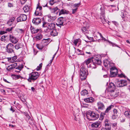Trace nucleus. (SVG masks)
I'll use <instances>...</instances> for the list:
<instances>
[{
    "label": "nucleus",
    "mask_w": 130,
    "mask_h": 130,
    "mask_svg": "<svg viewBox=\"0 0 130 130\" xmlns=\"http://www.w3.org/2000/svg\"><path fill=\"white\" fill-rule=\"evenodd\" d=\"M13 78L15 79H17L21 78L24 79H27L28 81L30 83L34 82L38 77L39 75L37 72H32L29 74V77L27 78L26 77L24 78L22 77L19 75H12Z\"/></svg>",
    "instance_id": "nucleus-1"
},
{
    "label": "nucleus",
    "mask_w": 130,
    "mask_h": 130,
    "mask_svg": "<svg viewBox=\"0 0 130 130\" xmlns=\"http://www.w3.org/2000/svg\"><path fill=\"white\" fill-rule=\"evenodd\" d=\"M86 114L87 119L92 120L97 119L99 117L98 113L91 110L87 111Z\"/></svg>",
    "instance_id": "nucleus-2"
},
{
    "label": "nucleus",
    "mask_w": 130,
    "mask_h": 130,
    "mask_svg": "<svg viewBox=\"0 0 130 130\" xmlns=\"http://www.w3.org/2000/svg\"><path fill=\"white\" fill-rule=\"evenodd\" d=\"M80 67L81 68L80 72V78L82 80H84L88 74L87 69L81 66Z\"/></svg>",
    "instance_id": "nucleus-3"
},
{
    "label": "nucleus",
    "mask_w": 130,
    "mask_h": 130,
    "mask_svg": "<svg viewBox=\"0 0 130 130\" xmlns=\"http://www.w3.org/2000/svg\"><path fill=\"white\" fill-rule=\"evenodd\" d=\"M101 63V60L96 58L95 59L93 58V62L91 63L89 65V68H91L93 69L96 68V66L98 65H100Z\"/></svg>",
    "instance_id": "nucleus-4"
},
{
    "label": "nucleus",
    "mask_w": 130,
    "mask_h": 130,
    "mask_svg": "<svg viewBox=\"0 0 130 130\" xmlns=\"http://www.w3.org/2000/svg\"><path fill=\"white\" fill-rule=\"evenodd\" d=\"M14 45L11 44L9 43L8 44L6 47V52L9 53H14L13 50L14 48Z\"/></svg>",
    "instance_id": "nucleus-5"
},
{
    "label": "nucleus",
    "mask_w": 130,
    "mask_h": 130,
    "mask_svg": "<svg viewBox=\"0 0 130 130\" xmlns=\"http://www.w3.org/2000/svg\"><path fill=\"white\" fill-rule=\"evenodd\" d=\"M39 4L37 5L34 14L36 16H42V8L39 6Z\"/></svg>",
    "instance_id": "nucleus-6"
},
{
    "label": "nucleus",
    "mask_w": 130,
    "mask_h": 130,
    "mask_svg": "<svg viewBox=\"0 0 130 130\" xmlns=\"http://www.w3.org/2000/svg\"><path fill=\"white\" fill-rule=\"evenodd\" d=\"M93 57L91 58H89L87 60H85L81 66L88 69V65L90 63L93 62Z\"/></svg>",
    "instance_id": "nucleus-7"
},
{
    "label": "nucleus",
    "mask_w": 130,
    "mask_h": 130,
    "mask_svg": "<svg viewBox=\"0 0 130 130\" xmlns=\"http://www.w3.org/2000/svg\"><path fill=\"white\" fill-rule=\"evenodd\" d=\"M27 16L24 14H21L17 19L18 22H20L24 21L27 19Z\"/></svg>",
    "instance_id": "nucleus-8"
},
{
    "label": "nucleus",
    "mask_w": 130,
    "mask_h": 130,
    "mask_svg": "<svg viewBox=\"0 0 130 130\" xmlns=\"http://www.w3.org/2000/svg\"><path fill=\"white\" fill-rule=\"evenodd\" d=\"M104 122L105 127V128H106L108 130H111V123L110 122L109 120L107 119H105Z\"/></svg>",
    "instance_id": "nucleus-9"
},
{
    "label": "nucleus",
    "mask_w": 130,
    "mask_h": 130,
    "mask_svg": "<svg viewBox=\"0 0 130 130\" xmlns=\"http://www.w3.org/2000/svg\"><path fill=\"white\" fill-rule=\"evenodd\" d=\"M116 89L115 85L112 83L111 82L109 83L108 86L106 89V90L108 92L115 90Z\"/></svg>",
    "instance_id": "nucleus-10"
},
{
    "label": "nucleus",
    "mask_w": 130,
    "mask_h": 130,
    "mask_svg": "<svg viewBox=\"0 0 130 130\" xmlns=\"http://www.w3.org/2000/svg\"><path fill=\"white\" fill-rule=\"evenodd\" d=\"M127 85V81L125 80H121L118 81L117 83V86L118 87H123Z\"/></svg>",
    "instance_id": "nucleus-11"
},
{
    "label": "nucleus",
    "mask_w": 130,
    "mask_h": 130,
    "mask_svg": "<svg viewBox=\"0 0 130 130\" xmlns=\"http://www.w3.org/2000/svg\"><path fill=\"white\" fill-rule=\"evenodd\" d=\"M97 106L98 109L102 110L105 109V106L103 102L99 101L97 103Z\"/></svg>",
    "instance_id": "nucleus-12"
},
{
    "label": "nucleus",
    "mask_w": 130,
    "mask_h": 130,
    "mask_svg": "<svg viewBox=\"0 0 130 130\" xmlns=\"http://www.w3.org/2000/svg\"><path fill=\"white\" fill-rule=\"evenodd\" d=\"M41 20V18H34L32 20L33 23L36 25H37L40 23Z\"/></svg>",
    "instance_id": "nucleus-13"
},
{
    "label": "nucleus",
    "mask_w": 130,
    "mask_h": 130,
    "mask_svg": "<svg viewBox=\"0 0 130 130\" xmlns=\"http://www.w3.org/2000/svg\"><path fill=\"white\" fill-rule=\"evenodd\" d=\"M84 101L86 102L92 103L95 101L94 98L92 97H90L84 99Z\"/></svg>",
    "instance_id": "nucleus-14"
},
{
    "label": "nucleus",
    "mask_w": 130,
    "mask_h": 130,
    "mask_svg": "<svg viewBox=\"0 0 130 130\" xmlns=\"http://www.w3.org/2000/svg\"><path fill=\"white\" fill-rule=\"evenodd\" d=\"M101 123L100 122H97L92 123L91 125V126L93 128H99L101 126Z\"/></svg>",
    "instance_id": "nucleus-15"
},
{
    "label": "nucleus",
    "mask_w": 130,
    "mask_h": 130,
    "mask_svg": "<svg viewBox=\"0 0 130 130\" xmlns=\"http://www.w3.org/2000/svg\"><path fill=\"white\" fill-rule=\"evenodd\" d=\"M31 32L32 34H35L37 33L39 30V29L36 28L34 27L31 25L30 27Z\"/></svg>",
    "instance_id": "nucleus-16"
},
{
    "label": "nucleus",
    "mask_w": 130,
    "mask_h": 130,
    "mask_svg": "<svg viewBox=\"0 0 130 130\" xmlns=\"http://www.w3.org/2000/svg\"><path fill=\"white\" fill-rule=\"evenodd\" d=\"M11 42L15 44L18 42V41L16 38L12 35H10V40Z\"/></svg>",
    "instance_id": "nucleus-17"
},
{
    "label": "nucleus",
    "mask_w": 130,
    "mask_h": 130,
    "mask_svg": "<svg viewBox=\"0 0 130 130\" xmlns=\"http://www.w3.org/2000/svg\"><path fill=\"white\" fill-rule=\"evenodd\" d=\"M55 25L53 23H48L47 24V28L49 29L53 30L54 29Z\"/></svg>",
    "instance_id": "nucleus-18"
},
{
    "label": "nucleus",
    "mask_w": 130,
    "mask_h": 130,
    "mask_svg": "<svg viewBox=\"0 0 130 130\" xmlns=\"http://www.w3.org/2000/svg\"><path fill=\"white\" fill-rule=\"evenodd\" d=\"M113 115H112V119H115L117 118L118 116V112L117 110L114 109L113 110Z\"/></svg>",
    "instance_id": "nucleus-19"
},
{
    "label": "nucleus",
    "mask_w": 130,
    "mask_h": 130,
    "mask_svg": "<svg viewBox=\"0 0 130 130\" xmlns=\"http://www.w3.org/2000/svg\"><path fill=\"white\" fill-rule=\"evenodd\" d=\"M67 19L65 17H61L59 18L58 19V22L59 23L63 24L64 22Z\"/></svg>",
    "instance_id": "nucleus-20"
},
{
    "label": "nucleus",
    "mask_w": 130,
    "mask_h": 130,
    "mask_svg": "<svg viewBox=\"0 0 130 130\" xmlns=\"http://www.w3.org/2000/svg\"><path fill=\"white\" fill-rule=\"evenodd\" d=\"M109 92L111 96L113 97H116L118 95V94L115 90L111 91Z\"/></svg>",
    "instance_id": "nucleus-21"
},
{
    "label": "nucleus",
    "mask_w": 130,
    "mask_h": 130,
    "mask_svg": "<svg viewBox=\"0 0 130 130\" xmlns=\"http://www.w3.org/2000/svg\"><path fill=\"white\" fill-rule=\"evenodd\" d=\"M58 32L56 29H53L51 31L50 34L51 35L53 36H55L57 35Z\"/></svg>",
    "instance_id": "nucleus-22"
},
{
    "label": "nucleus",
    "mask_w": 130,
    "mask_h": 130,
    "mask_svg": "<svg viewBox=\"0 0 130 130\" xmlns=\"http://www.w3.org/2000/svg\"><path fill=\"white\" fill-rule=\"evenodd\" d=\"M15 19V18L14 17L10 18L7 22V24L8 25L10 26H11L13 24Z\"/></svg>",
    "instance_id": "nucleus-23"
},
{
    "label": "nucleus",
    "mask_w": 130,
    "mask_h": 130,
    "mask_svg": "<svg viewBox=\"0 0 130 130\" xmlns=\"http://www.w3.org/2000/svg\"><path fill=\"white\" fill-rule=\"evenodd\" d=\"M37 47L39 49L41 50L43 48H45L46 47V45H43L42 43L39 44H37L36 45Z\"/></svg>",
    "instance_id": "nucleus-24"
},
{
    "label": "nucleus",
    "mask_w": 130,
    "mask_h": 130,
    "mask_svg": "<svg viewBox=\"0 0 130 130\" xmlns=\"http://www.w3.org/2000/svg\"><path fill=\"white\" fill-rule=\"evenodd\" d=\"M59 9L57 7L52 9L51 12L52 13L57 15L59 11Z\"/></svg>",
    "instance_id": "nucleus-25"
},
{
    "label": "nucleus",
    "mask_w": 130,
    "mask_h": 130,
    "mask_svg": "<svg viewBox=\"0 0 130 130\" xmlns=\"http://www.w3.org/2000/svg\"><path fill=\"white\" fill-rule=\"evenodd\" d=\"M69 11L66 10L65 9H62L59 12V15H60L61 14H68Z\"/></svg>",
    "instance_id": "nucleus-26"
},
{
    "label": "nucleus",
    "mask_w": 130,
    "mask_h": 130,
    "mask_svg": "<svg viewBox=\"0 0 130 130\" xmlns=\"http://www.w3.org/2000/svg\"><path fill=\"white\" fill-rule=\"evenodd\" d=\"M48 17L50 18L48 20V22H53L54 21L56 18V16H51V15H48Z\"/></svg>",
    "instance_id": "nucleus-27"
},
{
    "label": "nucleus",
    "mask_w": 130,
    "mask_h": 130,
    "mask_svg": "<svg viewBox=\"0 0 130 130\" xmlns=\"http://www.w3.org/2000/svg\"><path fill=\"white\" fill-rule=\"evenodd\" d=\"M124 115L127 118L130 119V111H125L124 112Z\"/></svg>",
    "instance_id": "nucleus-28"
},
{
    "label": "nucleus",
    "mask_w": 130,
    "mask_h": 130,
    "mask_svg": "<svg viewBox=\"0 0 130 130\" xmlns=\"http://www.w3.org/2000/svg\"><path fill=\"white\" fill-rule=\"evenodd\" d=\"M81 29L82 32L84 34H86L88 33V31L87 29L85 27H83L81 28Z\"/></svg>",
    "instance_id": "nucleus-29"
},
{
    "label": "nucleus",
    "mask_w": 130,
    "mask_h": 130,
    "mask_svg": "<svg viewBox=\"0 0 130 130\" xmlns=\"http://www.w3.org/2000/svg\"><path fill=\"white\" fill-rule=\"evenodd\" d=\"M22 45L21 43L19 42L17 43L14 46L16 50H18V49L22 47Z\"/></svg>",
    "instance_id": "nucleus-30"
},
{
    "label": "nucleus",
    "mask_w": 130,
    "mask_h": 130,
    "mask_svg": "<svg viewBox=\"0 0 130 130\" xmlns=\"http://www.w3.org/2000/svg\"><path fill=\"white\" fill-rule=\"evenodd\" d=\"M113 107L114 106L113 105H110L107 107L104 112L105 113H108L109 111L111 109V108H113Z\"/></svg>",
    "instance_id": "nucleus-31"
},
{
    "label": "nucleus",
    "mask_w": 130,
    "mask_h": 130,
    "mask_svg": "<svg viewBox=\"0 0 130 130\" xmlns=\"http://www.w3.org/2000/svg\"><path fill=\"white\" fill-rule=\"evenodd\" d=\"M117 73H116L115 72H112V71H110V74L109 75V76L111 77H112L116 76Z\"/></svg>",
    "instance_id": "nucleus-32"
},
{
    "label": "nucleus",
    "mask_w": 130,
    "mask_h": 130,
    "mask_svg": "<svg viewBox=\"0 0 130 130\" xmlns=\"http://www.w3.org/2000/svg\"><path fill=\"white\" fill-rule=\"evenodd\" d=\"M104 64L105 67L108 66H110V62L107 60H105L104 61Z\"/></svg>",
    "instance_id": "nucleus-33"
},
{
    "label": "nucleus",
    "mask_w": 130,
    "mask_h": 130,
    "mask_svg": "<svg viewBox=\"0 0 130 130\" xmlns=\"http://www.w3.org/2000/svg\"><path fill=\"white\" fill-rule=\"evenodd\" d=\"M34 38L36 39L37 41H38L42 38V36L40 33H39L37 36L35 37Z\"/></svg>",
    "instance_id": "nucleus-34"
},
{
    "label": "nucleus",
    "mask_w": 130,
    "mask_h": 130,
    "mask_svg": "<svg viewBox=\"0 0 130 130\" xmlns=\"http://www.w3.org/2000/svg\"><path fill=\"white\" fill-rule=\"evenodd\" d=\"M106 115V113L104 112H102L100 115V120H103L104 118V116Z\"/></svg>",
    "instance_id": "nucleus-35"
},
{
    "label": "nucleus",
    "mask_w": 130,
    "mask_h": 130,
    "mask_svg": "<svg viewBox=\"0 0 130 130\" xmlns=\"http://www.w3.org/2000/svg\"><path fill=\"white\" fill-rule=\"evenodd\" d=\"M82 95L85 96L87 95L88 94V92L87 90L86 89L82 91L81 92Z\"/></svg>",
    "instance_id": "nucleus-36"
},
{
    "label": "nucleus",
    "mask_w": 130,
    "mask_h": 130,
    "mask_svg": "<svg viewBox=\"0 0 130 130\" xmlns=\"http://www.w3.org/2000/svg\"><path fill=\"white\" fill-rule=\"evenodd\" d=\"M110 71H112V72H114L117 73H118V70L115 67H112L111 68H110Z\"/></svg>",
    "instance_id": "nucleus-37"
},
{
    "label": "nucleus",
    "mask_w": 130,
    "mask_h": 130,
    "mask_svg": "<svg viewBox=\"0 0 130 130\" xmlns=\"http://www.w3.org/2000/svg\"><path fill=\"white\" fill-rule=\"evenodd\" d=\"M23 9L25 12H28L29 10V8L28 6H24Z\"/></svg>",
    "instance_id": "nucleus-38"
},
{
    "label": "nucleus",
    "mask_w": 130,
    "mask_h": 130,
    "mask_svg": "<svg viewBox=\"0 0 130 130\" xmlns=\"http://www.w3.org/2000/svg\"><path fill=\"white\" fill-rule=\"evenodd\" d=\"M102 8H101L100 9L101 10V13H100L101 14V15L102 16V17L103 18H105V10L104 9H102Z\"/></svg>",
    "instance_id": "nucleus-39"
},
{
    "label": "nucleus",
    "mask_w": 130,
    "mask_h": 130,
    "mask_svg": "<svg viewBox=\"0 0 130 130\" xmlns=\"http://www.w3.org/2000/svg\"><path fill=\"white\" fill-rule=\"evenodd\" d=\"M42 19H43L42 20V22L43 23L42 25L43 27H45V26H47V24L48 23H47L46 22H44V18H43Z\"/></svg>",
    "instance_id": "nucleus-40"
},
{
    "label": "nucleus",
    "mask_w": 130,
    "mask_h": 130,
    "mask_svg": "<svg viewBox=\"0 0 130 130\" xmlns=\"http://www.w3.org/2000/svg\"><path fill=\"white\" fill-rule=\"evenodd\" d=\"M23 65L22 64L20 65L19 66H18L17 67L15 68V69H17L20 71L23 68Z\"/></svg>",
    "instance_id": "nucleus-41"
},
{
    "label": "nucleus",
    "mask_w": 130,
    "mask_h": 130,
    "mask_svg": "<svg viewBox=\"0 0 130 130\" xmlns=\"http://www.w3.org/2000/svg\"><path fill=\"white\" fill-rule=\"evenodd\" d=\"M42 63H40L39 66H37V68L36 69V70L37 71H38L40 70L41 69L42 67Z\"/></svg>",
    "instance_id": "nucleus-42"
},
{
    "label": "nucleus",
    "mask_w": 130,
    "mask_h": 130,
    "mask_svg": "<svg viewBox=\"0 0 130 130\" xmlns=\"http://www.w3.org/2000/svg\"><path fill=\"white\" fill-rule=\"evenodd\" d=\"M14 68H13L11 65L9 66H8V67L6 68V69L8 71H12Z\"/></svg>",
    "instance_id": "nucleus-43"
},
{
    "label": "nucleus",
    "mask_w": 130,
    "mask_h": 130,
    "mask_svg": "<svg viewBox=\"0 0 130 130\" xmlns=\"http://www.w3.org/2000/svg\"><path fill=\"white\" fill-rule=\"evenodd\" d=\"M7 35L6 34L2 36L1 39V41H5V39L6 38Z\"/></svg>",
    "instance_id": "nucleus-44"
},
{
    "label": "nucleus",
    "mask_w": 130,
    "mask_h": 130,
    "mask_svg": "<svg viewBox=\"0 0 130 130\" xmlns=\"http://www.w3.org/2000/svg\"><path fill=\"white\" fill-rule=\"evenodd\" d=\"M80 40V39L79 38H78V39H76L74 40L73 43L75 46H76L77 45V43L78 42L79 40Z\"/></svg>",
    "instance_id": "nucleus-45"
},
{
    "label": "nucleus",
    "mask_w": 130,
    "mask_h": 130,
    "mask_svg": "<svg viewBox=\"0 0 130 130\" xmlns=\"http://www.w3.org/2000/svg\"><path fill=\"white\" fill-rule=\"evenodd\" d=\"M17 56H14L12 58V60L11 61V62H14L16 60V59H17Z\"/></svg>",
    "instance_id": "nucleus-46"
},
{
    "label": "nucleus",
    "mask_w": 130,
    "mask_h": 130,
    "mask_svg": "<svg viewBox=\"0 0 130 130\" xmlns=\"http://www.w3.org/2000/svg\"><path fill=\"white\" fill-rule=\"evenodd\" d=\"M10 40V35H7L6 37V38L5 39V41H9Z\"/></svg>",
    "instance_id": "nucleus-47"
},
{
    "label": "nucleus",
    "mask_w": 130,
    "mask_h": 130,
    "mask_svg": "<svg viewBox=\"0 0 130 130\" xmlns=\"http://www.w3.org/2000/svg\"><path fill=\"white\" fill-rule=\"evenodd\" d=\"M108 42L109 43L111 44H112L113 46H117V47H118V46L115 43H113L112 42L109 41H108Z\"/></svg>",
    "instance_id": "nucleus-48"
},
{
    "label": "nucleus",
    "mask_w": 130,
    "mask_h": 130,
    "mask_svg": "<svg viewBox=\"0 0 130 130\" xmlns=\"http://www.w3.org/2000/svg\"><path fill=\"white\" fill-rule=\"evenodd\" d=\"M13 28V27H12L11 28H9L6 29V31H8V32H10L12 31V30Z\"/></svg>",
    "instance_id": "nucleus-49"
},
{
    "label": "nucleus",
    "mask_w": 130,
    "mask_h": 130,
    "mask_svg": "<svg viewBox=\"0 0 130 130\" xmlns=\"http://www.w3.org/2000/svg\"><path fill=\"white\" fill-rule=\"evenodd\" d=\"M119 77H124L125 78H126L127 77L124 74L121 73L119 75Z\"/></svg>",
    "instance_id": "nucleus-50"
},
{
    "label": "nucleus",
    "mask_w": 130,
    "mask_h": 130,
    "mask_svg": "<svg viewBox=\"0 0 130 130\" xmlns=\"http://www.w3.org/2000/svg\"><path fill=\"white\" fill-rule=\"evenodd\" d=\"M111 125L112 127L115 128V127L117 126V123L116 122L114 123H111Z\"/></svg>",
    "instance_id": "nucleus-51"
},
{
    "label": "nucleus",
    "mask_w": 130,
    "mask_h": 130,
    "mask_svg": "<svg viewBox=\"0 0 130 130\" xmlns=\"http://www.w3.org/2000/svg\"><path fill=\"white\" fill-rule=\"evenodd\" d=\"M49 3L50 5H53L55 3L54 0H50L49 2Z\"/></svg>",
    "instance_id": "nucleus-52"
},
{
    "label": "nucleus",
    "mask_w": 130,
    "mask_h": 130,
    "mask_svg": "<svg viewBox=\"0 0 130 130\" xmlns=\"http://www.w3.org/2000/svg\"><path fill=\"white\" fill-rule=\"evenodd\" d=\"M77 8H76L74 9H72V13L73 14L75 13L77 11Z\"/></svg>",
    "instance_id": "nucleus-53"
},
{
    "label": "nucleus",
    "mask_w": 130,
    "mask_h": 130,
    "mask_svg": "<svg viewBox=\"0 0 130 130\" xmlns=\"http://www.w3.org/2000/svg\"><path fill=\"white\" fill-rule=\"evenodd\" d=\"M28 121L30 124H32L33 123V121L32 120V119L31 118H30V119H29Z\"/></svg>",
    "instance_id": "nucleus-54"
},
{
    "label": "nucleus",
    "mask_w": 130,
    "mask_h": 130,
    "mask_svg": "<svg viewBox=\"0 0 130 130\" xmlns=\"http://www.w3.org/2000/svg\"><path fill=\"white\" fill-rule=\"evenodd\" d=\"M17 63H14L13 64H11V66H12L13 68L14 69L17 66Z\"/></svg>",
    "instance_id": "nucleus-55"
},
{
    "label": "nucleus",
    "mask_w": 130,
    "mask_h": 130,
    "mask_svg": "<svg viewBox=\"0 0 130 130\" xmlns=\"http://www.w3.org/2000/svg\"><path fill=\"white\" fill-rule=\"evenodd\" d=\"M7 32L6 31H0V35H3L6 33Z\"/></svg>",
    "instance_id": "nucleus-56"
},
{
    "label": "nucleus",
    "mask_w": 130,
    "mask_h": 130,
    "mask_svg": "<svg viewBox=\"0 0 130 130\" xmlns=\"http://www.w3.org/2000/svg\"><path fill=\"white\" fill-rule=\"evenodd\" d=\"M80 3H79L75 4L74 5V7H77L79 6L80 5Z\"/></svg>",
    "instance_id": "nucleus-57"
},
{
    "label": "nucleus",
    "mask_w": 130,
    "mask_h": 130,
    "mask_svg": "<svg viewBox=\"0 0 130 130\" xmlns=\"http://www.w3.org/2000/svg\"><path fill=\"white\" fill-rule=\"evenodd\" d=\"M51 63H49L48 64L47 66H46V68L45 69L44 71L46 72L48 69V68L47 67V66H50L51 65Z\"/></svg>",
    "instance_id": "nucleus-58"
},
{
    "label": "nucleus",
    "mask_w": 130,
    "mask_h": 130,
    "mask_svg": "<svg viewBox=\"0 0 130 130\" xmlns=\"http://www.w3.org/2000/svg\"><path fill=\"white\" fill-rule=\"evenodd\" d=\"M87 38L90 41H92L93 40V37H89L88 36L86 35Z\"/></svg>",
    "instance_id": "nucleus-59"
},
{
    "label": "nucleus",
    "mask_w": 130,
    "mask_h": 130,
    "mask_svg": "<svg viewBox=\"0 0 130 130\" xmlns=\"http://www.w3.org/2000/svg\"><path fill=\"white\" fill-rule=\"evenodd\" d=\"M21 3L22 4H24L27 1V0H20Z\"/></svg>",
    "instance_id": "nucleus-60"
},
{
    "label": "nucleus",
    "mask_w": 130,
    "mask_h": 130,
    "mask_svg": "<svg viewBox=\"0 0 130 130\" xmlns=\"http://www.w3.org/2000/svg\"><path fill=\"white\" fill-rule=\"evenodd\" d=\"M56 25L57 26L60 27V28L62 26H63V24H60V23H59L58 24H56Z\"/></svg>",
    "instance_id": "nucleus-61"
},
{
    "label": "nucleus",
    "mask_w": 130,
    "mask_h": 130,
    "mask_svg": "<svg viewBox=\"0 0 130 130\" xmlns=\"http://www.w3.org/2000/svg\"><path fill=\"white\" fill-rule=\"evenodd\" d=\"M8 6L9 7H11L13 6V5L11 3H9L8 4Z\"/></svg>",
    "instance_id": "nucleus-62"
},
{
    "label": "nucleus",
    "mask_w": 130,
    "mask_h": 130,
    "mask_svg": "<svg viewBox=\"0 0 130 130\" xmlns=\"http://www.w3.org/2000/svg\"><path fill=\"white\" fill-rule=\"evenodd\" d=\"M14 107L13 108L12 107V106H11V108L10 109V110L11 111H12V112H14L15 111V110L14 109Z\"/></svg>",
    "instance_id": "nucleus-63"
},
{
    "label": "nucleus",
    "mask_w": 130,
    "mask_h": 130,
    "mask_svg": "<svg viewBox=\"0 0 130 130\" xmlns=\"http://www.w3.org/2000/svg\"><path fill=\"white\" fill-rule=\"evenodd\" d=\"M1 91L2 93H3L4 94H5L6 93V92L5 90L4 89H1Z\"/></svg>",
    "instance_id": "nucleus-64"
}]
</instances>
